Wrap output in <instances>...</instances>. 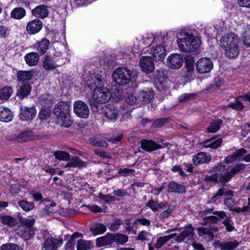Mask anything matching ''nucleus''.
I'll use <instances>...</instances> for the list:
<instances>
[{"label":"nucleus","instance_id":"obj_5","mask_svg":"<svg viewBox=\"0 0 250 250\" xmlns=\"http://www.w3.org/2000/svg\"><path fill=\"white\" fill-rule=\"evenodd\" d=\"M111 96L110 91L106 88L99 87L93 89V98L97 103L104 104L110 100Z\"/></svg>","mask_w":250,"mask_h":250},{"label":"nucleus","instance_id":"obj_11","mask_svg":"<svg viewBox=\"0 0 250 250\" xmlns=\"http://www.w3.org/2000/svg\"><path fill=\"white\" fill-rule=\"evenodd\" d=\"M140 66L143 71L150 73L154 69L153 59L150 56H142L140 60Z\"/></svg>","mask_w":250,"mask_h":250},{"label":"nucleus","instance_id":"obj_28","mask_svg":"<svg viewBox=\"0 0 250 250\" xmlns=\"http://www.w3.org/2000/svg\"><path fill=\"white\" fill-rule=\"evenodd\" d=\"M166 49L163 45L159 44L156 46L152 53L153 59L155 61H161L163 60L166 56Z\"/></svg>","mask_w":250,"mask_h":250},{"label":"nucleus","instance_id":"obj_31","mask_svg":"<svg viewBox=\"0 0 250 250\" xmlns=\"http://www.w3.org/2000/svg\"><path fill=\"white\" fill-rule=\"evenodd\" d=\"M113 242V234L106 235L104 236L98 238L96 239V245L98 247H101L110 245Z\"/></svg>","mask_w":250,"mask_h":250},{"label":"nucleus","instance_id":"obj_14","mask_svg":"<svg viewBox=\"0 0 250 250\" xmlns=\"http://www.w3.org/2000/svg\"><path fill=\"white\" fill-rule=\"evenodd\" d=\"M20 114V119L22 121L32 120L36 116V110L35 106L28 107L23 106L21 108Z\"/></svg>","mask_w":250,"mask_h":250},{"label":"nucleus","instance_id":"obj_23","mask_svg":"<svg viewBox=\"0 0 250 250\" xmlns=\"http://www.w3.org/2000/svg\"><path fill=\"white\" fill-rule=\"evenodd\" d=\"M24 60L29 66L36 65L39 61V55L37 52H32L24 56Z\"/></svg>","mask_w":250,"mask_h":250},{"label":"nucleus","instance_id":"obj_44","mask_svg":"<svg viewBox=\"0 0 250 250\" xmlns=\"http://www.w3.org/2000/svg\"><path fill=\"white\" fill-rule=\"evenodd\" d=\"M13 93V90L10 86H5L0 89V99L7 100Z\"/></svg>","mask_w":250,"mask_h":250},{"label":"nucleus","instance_id":"obj_19","mask_svg":"<svg viewBox=\"0 0 250 250\" xmlns=\"http://www.w3.org/2000/svg\"><path fill=\"white\" fill-rule=\"evenodd\" d=\"M146 206L151 208L154 212L160 211L167 207V202L163 201L159 203L152 199L148 201Z\"/></svg>","mask_w":250,"mask_h":250},{"label":"nucleus","instance_id":"obj_50","mask_svg":"<svg viewBox=\"0 0 250 250\" xmlns=\"http://www.w3.org/2000/svg\"><path fill=\"white\" fill-rule=\"evenodd\" d=\"M167 72L166 70L158 69L156 70L155 76L154 81L167 80Z\"/></svg>","mask_w":250,"mask_h":250},{"label":"nucleus","instance_id":"obj_20","mask_svg":"<svg viewBox=\"0 0 250 250\" xmlns=\"http://www.w3.org/2000/svg\"><path fill=\"white\" fill-rule=\"evenodd\" d=\"M222 140L221 138L215 139L214 138H209L203 141L201 145H202V148H209L211 149H216L218 148L221 144Z\"/></svg>","mask_w":250,"mask_h":250},{"label":"nucleus","instance_id":"obj_22","mask_svg":"<svg viewBox=\"0 0 250 250\" xmlns=\"http://www.w3.org/2000/svg\"><path fill=\"white\" fill-rule=\"evenodd\" d=\"M31 86L29 83H22L17 91V96L21 100L28 96L31 92Z\"/></svg>","mask_w":250,"mask_h":250},{"label":"nucleus","instance_id":"obj_51","mask_svg":"<svg viewBox=\"0 0 250 250\" xmlns=\"http://www.w3.org/2000/svg\"><path fill=\"white\" fill-rule=\"evenodd\" d=\"M0 220L1 222L4 224L12 227L15 224V220L13 217L7 215L0 216Z\"/></svg>","mask_w":250,"mask_h":250},{"label":"nucleus","instance_id":"obj_2","mask_svg":"<svg viewBox=\"0 0 250 250\" xmlns=\"http://www.w3.org/2000/svg\"><path fill=\"white\" fill-rule=\"evenodd\" d=\"M70 106L64 102H59L53 110V114L61 120L60 124L65 127H69L72 124L70 119L69 111Z\"/></svg>","mask_w":250,"mask_h":250},{"label":"nucleus","instance_id":"obj_18","mask_svg":"<svg viewBox=\"0 0 250 250\" xmlns=\"http://www.w3.org/2000/svg\"><path fill=\"white\" fill-rule=\"evenodd\" d=\"M34 69L29 71L19 70L17 73V78L19 82H24L31 80L36 75Z\"/></svg>","mask_w":250,"mask_h":250},{"label":"nucleus","instance_id":"obj_26","mask_svg":"<svg viewBox=\"0 0 250 250\" xmlns=\"http://www.w3.org/2000/svg\"><path fill=\"white\" fill-rule=\"evenodd\" d=\"M13 118V115L10 109L4 106H0V121L9 122Z\"/></svg>","mask_w":250,"mask_h":250},{"label":"nucleus","instance_id":"obj_63","mask_svg":"<svg viewBox=\"0 0 250 250\" xmlns=\"http://www.w3.org/2000/svg\"><path fill=\"white\" fill-rule=\"evenodd\" d=\"M50 113L45 108H42L39 114V117L41 120H46L49 117Z\"/></svg>","mask_w":250,"mask_h":250},{"label":"nucleus","instance_id":"obj_25","mask_svg":"<svg viewBox=\"0 0 250 250\" xmlns=\"http://www.w3.org/2000/svg\"><path fill=\"white\" fill-rule=\"evenodd\" d=\"M141 144L142 148L148 152L157 150L161 147L159 145L151 140H143Z\"/></svg>","mask_w":250,"mask_h":250},{"label":"nucleus","instance_id":"obj_30","mask_svg":"<svg viewBox=\"0 0 250 250\" xmlns=\"http://www.w3.org/2000/svg\"><path fill=\"white\" fill-rule=\"evenodd\" d=\"M18 233L23 239L27 240L33 237L34 230L33 229H30L27 227H20Z\"/></svg>","mask_w":250,"mask_h":250},{"label":"nucleus","instance_id":"obj_17","mask_svg":"<svg viewBox=\"0 0 250 250\" xmlns=\"http://www.w3.org/2000/svg\"><path fill=\"white\" fill-rule=\"evenodd\" d=\"M213 214L217 216L220 219H224L223 223L226 226L228 231H231L234 229V227L232 225V221L230 219V216H228L224 211H214Z\"/></svg>","mask_w":250,"mask_h":250},{"label":"nucleus","instance_id":"obj_55","mask_svg":"<svg viewBox=\"0 0 250 250\" xmlns=\"http://www.w3.org/2000/svg\"><path fill=\"white\" fill-rule=\"evenodd\" d=\"M21 226L27 227L30 229H33V226L35 222V219L33 218H21L20 219Z\"/></svg>","mask_w":250,"mask_h":250},{"label":"nucleus","instance_id":"obj_58","mask_svg":"<svg viewBox=\"0 0 250 250\" xmlns=\"http://www.w3.org/2000/svg\"><path fill=\"white\" fill-rule=\"evenodd\" d=\"M123 224V222L120 219H115L113 222L109 224L108 228L111 231H115L118 229L120 226Z\"/></svg>","mask_w":250,"mask_h":250},{"label":"nucleus","instance_id":"obj_36","mask_svg":"<svg viewBox=\"0 0 250 250\" xmlns=\"http://www.w3.org/2000/svg\"><path fill=\"white\" fill-rule=\"evenodd\" d=\"M42 66L46 70H53L56 68L55 62L49 55H46L42 62Z\"/></svg>","mask_w":250,"mask_h":250},{"label":"nucleus","instance_id":"obj_38","mask_svg":"<svg viewBox=\"0 0 250 250\" xmlns=\"http://www.w3.org/2000/svg\"><path fill=\"white\" fill-rule=\"evenodd\" d=\"M189 45L192 47V46H194L193 47H192L191 52L195 51L197 49L201 44V42L199 38L197 37L194 36L193 34L189 33Z\"/></svg>","mask_w":250,"mask_h":250},{"label":"nucleus","instance_id":"obj_56","mask_svg":"<svg viewBox=\"0 0 250 250\" xmlns=\"http://www.w3.org/2000/svg\"><path fill=\"white\" fill-rule=\"evenodd\" d=\"M224 194V190L223 188H219L216 193L213 195L209 200V203H215L217 202H220L221 197Z\"/></svg>","mask_w":250,"mask_h":250},{"label":"nucleus","instance_id":"obj_61","mask_svg":"<svg viewBox=\"0 0 250 250\" xmlns=\"http://www.w3.org/2000/svg\"><path fill=\"white\" fill-rule=\"evenodd\" d=\"M167 80L154 81L156 89L159 91H162L167 89Z\"/></svg>","mask_w":250,"mask_h":250},{"label":"nucleus","instance_id":"obj_53","mask_svg":"<svg viewBox=\"0 0 250 250\" xmlns=\"http://www.w3.org/2000/svg\"><path fill=\"white\" fill-rule=\"evenodd\" d=\"M224 84V81L220 78L216 77L214 79L213 83L209 85L208 89L211 91L215 90L216 88L223 85Z\"/></svg>","mask_w":250,"mask_h":250},{"label":"nucleus","instance_id":"obj_45","mask_svg":"<svg viewBox=\"0 0 250 250\" xmlns=\"http://www.w3.org/2000/svg\"><path fill=\"white\" fill-rule=\"evenodd\" d=\"M55 158L59 161H68L70 160L69 154L65 151H56L53 152Z\"/></svg>","mask_w":250,"mask_h":250},{"label":"nucleus","instance_id":"obj_33","mask_svg":"<svg viewBox=\"0 0 250 250\" xmlns=\"http://www.w3.org/2000/svg\"><path fill=\"white\" fill-rule=\"evenodd\" d=\"M246 165L244 164L239 163L232 167L230 170H227L225 168V174L226 177H229V181L233 176L239 171L245 169Z\"/></svg>","mask_w":250,"mask_h":250},{"label":"nucleus","instance_id":"obj_29","mask_svg":"<svg viewBox=\"0 0 250 250\" xmlns=\"http://www.w3.org/2000/svg\"><path fill=\"white\" fill-rule=\"evenodd\" d=\"M154 92V90L152 88L142 90L139 93L138 97L142 101L148 103L153 98Z\"/></svg>","mask_w":250,"mask_h":250},{"label":"nucleus","instance_id":"obj_57","mask_svg":"<svg viewBox=\"0 0 250 250\" xmlns=\"http://www.w3.org/2000/svg\"><path fill=\"white\" fill-rule=\"evenodd\" d=\"M228 107L237 111L242 110L244 108L242 103L239 100H237V98H236L235 102L229 103Z\"/></svg>","mask_w":250,"mask_h":250},{"label":"nucleus","instance_id":"obj_60","mask_svg":"<svg viewBox=\"0 0 250 250\" xmlns=\"http://www.w3.org/2000/svg\"><path fill=\"white\" fill-rule=\"evenodd\" d=\"M1 250H22V249L18 245L10 243L2 245L1 247Z\"/></svg>","mask_w":250,"mask_h":250},{"label":"nucleus","instance_id":"obj_4","mask_svg":"<svg viewBox=\"0 0 250 250\" xmlns=\"http://www.w3.org/2000/svg\"><path fill=\"white\" fill-rule=\"evenodd\" d=\"M204 181L206 183L210 184L229 182V177L227 178L225 174V166L219 165L210 174L205 176Z\"/></svg>","mask_w":250,"mask_h":250},{"label":"nucleus","instance_id":"obj_7","mask_svg":"<svg viewBox=\"0 0 250 250\" xmlns=\"http://www.w3.org/2000/svg\"><path fill=\"white\" fill-rule=\"evenodd\" d=\"M74 112L79 117L86 119L89 114V110L87 104L82 101L75 102L73 105Z\"/></svg>","mask_w":250,"mask_h":250},{"label":"nucleus","instance_id":"obj_8","mask_svg":"<svg viewBox=\"0 0 250 250\" xmlns=\"http://www.w3.org/2000/svg\"><path fill=\"white\" fill-rule=\"evenodd\" d=\"M104 83L105 80L104 76L99 73H95L90 76L86 84L90 89H94V88L102 87L104 85Z\"/></svg>","mask_w":250,"mask_h":250},{"label":"nucleus","instance_id":"obj_13","mask_svg":"<svg viewBox=\"0 0 250 250\" xmlns=\"http://www.w3.org/2000/svg\"><path fill=\"white\" fill-rule=\"evenodd\" d=\"M103 114L109 120L115 121L118 118L119 112L114 105L108 104L104 107Z\"/></svg>","mask_w":250,"mask_h":250},{"label":"nucleus","instance_id":"obj_37","mask_svg":"<svg viewBox=\"0 0 250 250\" xmlns=\"http://www.w3.org/2000/svg\"><path fill=\"white\" fill-rule=\"evenodd\" d=\"M69 162L65 166V167H83L85 166V163L82 161L78 157H75L69 160Z\"/></svg>","mask_w":250,"mask_h":250},{"label":"nucleus","instance_id":"obj_21","mask_svg":"<svg viewBox=\"0 0 250 250\" xmlns=\"http://www.w3.org/2000/svg\"><path fill=\"white\" fill-rule=\"evenodd\" d=\"M211 160V157L206 152H199L194 156L192 158L193 164L197 166L200 164L208 163Z\"/></svg>","mask_w":250,"mask_h":250},{"label":"nucleus","instance_id":"obj_3","mask_svg":"<svg viewBox=\"0 0 250 250\" xmlns=\"http://www.w3.org/2000/svg\"><path fill=\"white\" fill-rule=\"evenodd\" d=\"M135 76H136V73L126 67L117 68L112 74L113 81L119 85L128 84Z\"/></svg>","mask_w":250,"mask_h":250},{"label":"nucleus","instance_id":"obj_32","mask_svg":"<svg viewBox=\"0 0 250 250\" xmlns=\"http://www.w3.org/2000/svg\"><path fill=\"white\" fill-rule=\"evenodd\" d=\"M32 13L36 17L44 18L48 16V11L45 5H40L32 10Z\"/></svg>","mask_w":250,"mask_h":250},{"label":"nucleus","instance_id":"obj_1","mask_svg":"<svg viewBox=\"0 0 250 250\" xmlns=\"http://www.w3.org/2000/svg\"><path fill=\"white\" fill-rule=\"evenodd\" d=\"M239 41L238 36L232 33L225 35L219 40L220 45L227 58H234L238 55Z\"/></svg>","mask_w":250,"mask_h":250},{"label":"nucleus","instance_id":"obj_43","mask_svg":"<svg viewBox=\"0 0 250 250\" xmlns=\"http://www.w3.org/2000/svg\"><path fill=\"white\" fill-rule=\"evenodd\" d=\"M106 230V227L102 224H96L90 227V230L94 235L104 232Z\"/></svg>","mask_w":250,"mask_h":250},{"label":"nucleus","instance_id":"obj_42","mask_svg":"<svg viewBox=\"0 0 250 250\" xmlns=\"http://www.w3.org/2000/svg\"><path fill=\"white\" fill-rule=\"evenodd\" d=\"M113 240L117 245H123L128 241V237L125 234L117 233L113 234Z\"/></svg>","mask_w":250,"mask_h":250},{"label":"nucleus","instance_id":"obj_52","mask_svg":"<svg viewBox=\"0 0 250 250\" xmlns=\"http://www.w3.org/2000/svg\"><path fill=\"white\" fill-rule=\"evenodd\" d=\"M196 97L197 94L195 93H185L179 97L178 101L180 103H185L195 99Z\"/></svg>","mask_w":250,"mask_h":250},{"label":"nucleus","instance_id":"obj_27","mask_svg":"<svg viewBox=\"0 0 250 250\" xmlns=\"http://www.w3.org/2000/svg\"><path fill=\"white\" fill-rule=\"evenodd\" d=\"M168 192H175L178 193H184L186 188L182 184H179L175 182L169 183L167 186Z\"/></svg>","mask_w":250,"mask_h":250},{"label":"nucleus","instance_id":"obj_46","mask_svg":"<svg viewBox=\"0 0 250 250\" xmlns=\"http://www.w3.org/2000/svg\"><path fill=\"white\" fill-rule=\"evenodd\" d=\"M18 205L21 208L25 211H29L34 208L35 205L33 202H28L26 200H19Z\"/></svg>","mask_w":250,"mask_h":250},{"label":"nucleus","instance_id":"obj_24","mask_svg":"<svg viewBox=\"0 0 250 250\" xmlns=\"http://www.w3.org/2000/svg\"><path fill=\"white\" fill-rule=\"evenodd\" d=\"M50 42L48 40L43 38L40 42H36L34 45V48L36 49L38 51V53H39L41 55H42L45 54L46 50L48 48Z\"/></svg>","mask_w":250,"mask_h":250},{"label":"nucleus","instance_id":"obj_6","mask_svg":"<svg viewBox=\"0 0 250 250\" xmlns=\"http://www.w3.org/2000/svg\"><path fill=\"white\" fill-rule=\"evenodd\" d=\"M180 229L181 230L180 233L175 238L177 242L187 243L188 241L193 239L195 234L193 227L191 225H188L182 229L180 228Z\"/></svg>","mask_w":250,"mask_h":250},{"label":"nucleus","instance_id":"obj_9","mask_svg":"<svg viewBox=\"0 0 250 250\" xmlns=\"http://www.w3.org/2000/svg\"><path fill=\"white\" fill-rule=\"evenodd\" d=\"M196 67L199 73L201 74L208 73L212 69L213 63L208 58H202L196 62Z\"/></svg>","mask_w":250,"mask_h":250},{"label":"nucleus","instance_id":"obj_41","mask_svg":"<svg viewBox=\"0 0 250 250\" xmlns=\"http://www.w3.org/2000/svg\"><path fill=\"white\" fill-rule=\"evenodd\" d=\"M223 124L221 119H217L212 122L207 128V131L211 133H215L218 130Z\"/></svg>","mask_w":250,"mask_h":250},{"label":"nucleus","instance_id":"obj_15","mask_svg":"<svg viewBox=\"0 0 250 250\" xmlns=\"http://www.w3.org/2000/svg\"><path fill=\"white\" fill-rule=\"evenodd\" d=\"M62 244V240L56 239L50 236L45 239L42 244V248L45 250H57Z\"/></svg>","mask_w":250,"mask_h":250},{"label":"nucleus","instance_id":"obj_59","mask_svg":"<svg viewBox=\"0 0 250 250\" xmlns=\"http://www.w3.org/2000/svg\"><path fill=\"white\" fill-rule=\"evenodd\" d=\"M218 218L216 216L210 215L204 218L202 222L203 225L214 224L217 223Z\"/></svg>","mask_w":250,"mask_h":250},{"label":"nucleus","instance_id":"obj_62","mask_svg":"<svg viewBox=\"0 0 250 250\" xmlns=\"http://www.w3.org/2000/svg\"><path fill=\"white\" fill-rule=\"evenodd\" d=\"M169 119L167 118H162L156 120L153 123V125L157 127H159L169 122Z\"/></svg>","mask_w":250,"mask_h":250},{"label":"nucleus","instance_id":"obj_10","mask_svg":"<svg viewBox=\"0 0 250 250\" xmlns=\"http://www.w3.org/2000/svg\"><path fill=\"white\" fill-rule=\"evenodd\" d=\"M167 64L168 67L173 69L180 68L183 63L182 56L178 53L171 54L167 58Z\"/></svg>","mask_w":250,"mask_h":250},{"label":"nucleus","instance_id":"obj_54","mask_svg":"<svg viewBox=\"0 0 250 250\" xmlns=\"http://www.w3.org/2000/svg\"><path fill=\"white\" fill-rule=\"evenodd\" d=\"M174 210L173 207L170 204L167 208L161 211L158 215V217L161 219H164L168 218L170 215L172 213Z\"/></svg>","mask_w":250,"mask_h":250},{"label":"nucleus","instance_id":"obj_35","mask_svg":"<svg viewBox=\"0 0 250 250\" xmlns=\"http://www.w3.org/2000/svg\"><path fill=\"white\" fill-rule=\"evenodd\" d=\"M239 245V242L236 240L227 241L220 244L218 247L221 250H233Z\"/></svg>","mask_w":250,"mask_h":250},{"label":"nucleus","instance_id":"obj_64","mask_svg":"<svg viewBox=\"0 0 250 250\" xmlns=\"http://www.w3.org/2000/svg\"><path fill=\"white\" fill-rule=\"evenodd\" d=\"M243 44L246 47H250V31L245 32L243 37Z\"/></svg>","mask_w":250,"mask_h":250},{"label":"nucleus","instance_id":"obj_12","mask_svg":"<svg viewBox=\"0 0 250 250\" xmlns=\"http://www.w3.org/2000/svg\"><path fill=\"white\" fill-rule=\"evenodd\" d=\"M183 37L178 38L177 40V43L178 44L180 49L184 52L189 53L191 52V49L194 46L191 47L189 45V35L188 33L185 32L183 35H180Z\"/></svg>","mask_w":250,"mask_h":250},{"label":"nucleus","instance_id":"obj_16","mask_svg":"<svg viewBox=\"0 0 250 250\" xmlns=\"http://www.w3.org/2000/svg\"><path fill=\"white\" fill-rule=\"evenodd\" d=\"M42 28V22L39 19H35L29 21L26 27V30L30 35L38 33Z\"/></svg>","mask_w":250,"mask_h":250},{"label":"nucleus","instance_id":"obj_47","mask_svg":"<svg viewBox=\"0 0 250 250\" xmlns=\"http://www.w3.org/2000/svg\"><path fill=\"white\" fill-rule=\"evenodd\" d=\"M198 233L199 236H203L204 235H207L208 238V240H212L214 237V235L211 232V230L209 229V228H199L198 229Z\"/></svg>","mask_w":250,"mask_h":250},{"label":"nucleus","instance_id":"obj_39","mask_svg":"<svg viewBox=\"0 0 250 250\" xmlns=\"http://www.w3.org/2000/svg\"><path fill=\"white\" fill-rule=\"evenodd\" d=\"M93 247V245L91 241L84 239L78 240L77 244V250H87L91 249Z\"/></svg>","mask_w":250,"mask_h":250},{"label":"nucleus","instance_id":"obj_40","mask_svg":"<svg viewBox=\"0 0 250 250\" xmlns=\"http://www.w3.org/2000/svg\"><path fill=\"white\" fill-rule=\"evenodd\" d=\"M26 14L24 9L21 7H16L14 8L11 13V18L20 20L23 18Z\"/></svg>","mask_w":250,"mask_h":250},{"label":"nucleus","instance_id":"obj_34","mask_svg":"<svg viewBox=\"0 0 250 250\" xmlns=\"http://www.w3.org/2000/svg\"><path fill=\"white\" fill-rule=\"evenodd\" d=\"M33 133L31 131L26 130L20 133L16 138V141L20 143L26 142L33 139Z\"/></svg>","mask_w":250,"mask_h":250},{"label":"nucleus","instance_id":"obj_48","mask_svg":"<svg viewBox=\"0 0 250 250\" xmlns=\"http://www.w3.org/2000/svg\"><path fill=\"white\" fill-rule=\"evenodd\" d=\"M89 141L92 145L98 147H105L107 146L106 141L100 137L91 138Z\"/></svg>","mask_w":250,"mask_h":250},{"label":"nucleus","instance_id":"obj_49","mask_svg":"<svg viewBox=\"0 0 250 250\" xmlns=\"http://www.w3.org/2000/svg\"><path fill=\"white\" fill-rule=\"evenodd\" d=\"M56 204L54 202L51 203L49 206L48 205L46 206L43 209L40 211V216H44L49 215L50 213L54 212L55 211L54 208Z\"/></svg>","mask_w":250,"mask_h":250}]
</instances>
